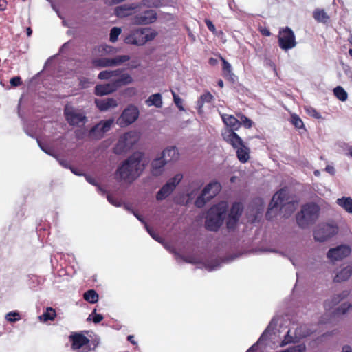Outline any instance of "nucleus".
Wrapping results in <instances>:
<instances>
[{"instance_id":"f3484780","label":"nucleus","mask_w":352,"mask_h":352,"mask_svg":"<svg viewBox=\"0 0 352 352\" xmlns=\"http://www.w3.org/2000/svg\"><path fill=\"white\" fill-rule=\"evenodd\" d=\"M277 325V318L274 317L265 330L263 332L257 342L253 344L246 352H254L257 349V345L261 344L263 341L266 340L269 336L274 332Z\"/></svg>"},{"instance_id":"3c124183","label":"nucleus","mask_w":352,"mask_h":352,"mask_svg":"<svg viewBox=\"0 0 352 352\" xmlns=\"http://www.w3.org/2000/svg\"><path fill=\"white\" fill-rule=\"evenodd\" d=\"M239 118H240V123L241 124H243L244 126L247 129H250L252 127V122L250 119H249L248 117H246L244 115L239 114L238 115Z\"/></svg>"},{"instance_id":"a211bd4d","label":"nucleus","mask_w":352,"mask_h":352,"mask_svg":"<svg viewBox=\"0 0 352 352\" xmlns=\"http://www.w3.org/2000/svg\"><path fill=\"white\" fill-rule=\"evenodd\" d=\"M156 19V12L154 10H148L143 13L135 15L133 22L137 25H147L155 22Z\"/></svg>"},{"instance_id":"39448f33","label":"nucleus","mask_w":352,"mask_h":352,"mask_svg":"<svg viewBox=\"0 0 352 352\" xmlns=\"http://www.w3.org/2000/svg\"><path fill=\"white\" fill-rule=\"evenodd\" d=\"M157 33L151 29L139 28L126 36L124 41L127 44L143 45L146 42L154 39Z\"/></svg>"},{"instance_id":"393cba45","label":"nucleus","mask_w":352,"mask_h":352,"mask_svg":"<svg viewBox=\"0 0 352 352\" xmlns=\"http://www.w3.org/2000/svg\"><path fill=\"white\" fill-rule=\"evenodd\" d=\"M167 164L161 156L155 159L151 163V173L153 175L158 176L164 172V167Z\"/></svg>"},{"instance_id":"0e129e2a","label":"nucleus","mask_w":352,"mask_h":352,"mask_svg":"<svg viewBox=\"0 0 352 352\" xmlns=\"http://www.w3.org/2000/svg\"><path fill=\"white\" fill-rule=\"evenodd\" d=\"M94 314V316L93 318V321L94 323H99L100 321L103 320V316L101 314H96V309L93 311L92 314Z\"/></svg>"},{"instance_id":"f03ea898","label":"nucleus","mask_w":352,"mask_h":352,"mask_svg":"<svg viewBox=\"0 0 352 352\" xmlns=\"http://www.w3.org/2000/svg\"><path fill=\"white\" fill-rule=\"evenodd\" d=\"M228 204L221 202L213 206L207 212L205 226L210 231H217L222 226L226 217Z\"/></svg>"},{"instance_id":"6ab92c4d","label":"nucleus","mask_w":352,"mask_h":352,"mask_svg":"<svg viewBox=\"0 0 352 352\" xmlns=\"http://www.w3.org/2000/svg\"><path fill=\"white\" fill-rule=\"evenodd\" d=\"M222 136L223 140L235 149L244 144L242 139L232 130H225Z\"/></svg>"},{"instance_id":"c756f323","label":"nucleus","mask_w":352,"mask_h":352,"mask_svg":"<svg viewBox=\"0 0 352 352\" xmlns=\"http://www.w3.org/2000/svg\"><path fill=\"white\" fill-rule=\"evenodd\" d=\"M336 204L344 209L347 212L352 213V198L350 197H342L336 200Z\"/></svg>"},{"instance_id":"e433bc0d","label":"nucleus","mask_w":352,"mask_h":352,"mask_svg":"<svg viewBox=\"0 0 352 352\" xmlns=\"http://www.w3.org/2000/svg\"><path fill=\"white\" fill-rule=\"evenodd\" d=\"M56 316V311L52 307H47L45 311L39 316V320L42 322L53 320Z\"/></svg>"},{"instance_id":"c85d7f7f","label":"nucleus","mask_w":352,"mask_h":352,"mask_svg":"<svg viewBox=\"0 0 352 352\" xmlns=\"http://www.w3.org/2000/svg\"><path fill=\"white\" fill-rule=\"evenodd\" d=\"M232 260H233V256H231L230 258H226L225 259L222 260L221 261L218 259H215L214 261H208V262L204 264V266H205V268L208 271L211 272V271L216 270L219 269L221 266V263H223V262L228 263Z\"/></svg>"},{"instance_id":"e2e57ef3","label":"nucleus","mask_w":352,"mask_h":352,"mask_svg":"<svg viewBox=\"0 0 352 352\" xmlns=\"http://www.w3.org/2000/svg\"><path fill=\"white\" fill-rule=\"evenodd\" d=\"M205 23H206L207 28H208V30L210 32H212V33H215L216 32L215 26L214 25V24L212 23V22L210 19H205Z\"/></svg>"},{"instance_id":"603ef678","label":"nucleus","mask_w":352,"mask_h":352,"mask_svg":"<svg viewBox=\"0 0 352 352\" xmlns=\"http://www.w3.org/2000/svg\"><path fill=\"white\" fill-rule=\"evenodd\" d=\"M238 221V219L228 216L226 221L227 228L228 230H234L236 228Z\"/></svg>"},{"instance_id":"20e7f679","label":"nucleus","mask_w":352,"mask_h":352,"mask_svg":"<svg viewBox=\"0 0 352 352\" xmlns=\"http://www.w3.org/2000/svg\"><path fill=\"white\" fill-rule=\"evenodd\" d=\"M279 206L289 208L288 214L294 210V204L287 201V192L285 189L280 190L273 196L266 213L267 219H270L277 212Z\"/></svg>"},{"instance_id":"680f3d73","label":"nucleus","mask_w":352,"mask_h":352,"mask_svg":"<svg viewBox=\"0 0 352 352\" xmlns=\"http://www.w3.org/2000/svg\"><path fill=\"white\" fill-rule=\"evenodd\" d=\"M10 83L12 87H18L22 84L21 78L20 76H14L10 79Z\"/></svg>"},{"instance_id":"49530a36","label":"nucleus","mask_w":352,"mask_h":352,"mask_svg":"<svg viewBox=\"0 0 352 352\" xmlns=\"http://www.w3.org/2000/svg\"><path fill=\"white\" fill-rule=\"evenodd\" d=\"M183 178V175L180 173H178L175 175L173 178H170L166 183L169 184L173 188H175V187L179 184L181 180Z\"/></svg>"},{"instance_id":"cd10ccee","label":"nucleus","mask_w":352,"mask_h":352,"mask_svg":"<svg viewBox=\"0 0 352 352\" xmlns=\"http://www.w3.org/2000/svg\"><path fill=\"white\" fill-rule=\"evenodd\" d=\"M147 106H155L157 108H161L162 107V97L159 93L151 95L146 100Z\"/></svg>"},{"instance_id":"9b49d317","label":"nucleus","mask_w":352,"mask_h":352,"mask_svg":"<svg viewBox=\"0 0 352 352\" xmlns=\"http://www.w3.org/2000/svg\"><path fill=\"white\" fill-rule=\"evenodd\" d=\"M130 60L129 55H118L113 58H98L92 60V64L95 67H107L120 65Z\"/></svg>"},{"instance_id":"6e6552de","label":"nucleus","mask_w":352,"mask_h":352,"mask_svg":"<svg viewBox=\"0 0 352 352\" xmlns=\"http://www.w3.org/2000/svg\"><path fill=\"white\" fill-rule=\"evenodd\" d=\"M221 186L218 182H212L203 190L200 196L195 201V206L202 208L206 203L216 196L221 190Z\"/></svg>"},{"instance_id":"dca6fc26","label":"nucleus","mask_w":352,"mask_h":352,"mask_svg":"<svg viewBox=\"0 0 352 352\" xmlns=\"http://www.w3.org/2000/svg\"><path fill=\"white\" fill-rule=\"evenodd\" d=\"M351 250L349 245H342L330 249L327 252V257L331 261H340L347 257Z\"/></svg>"},{"instance_id":"864d4df0","label":"nucleus","mask_w":352,"mask_h":352,"mask_svg":"<svg viewBox=\"0 0 352 352\" xmlns=\"http://www.w3.org/2000/svg\"><path fill=\"white\" fill-rule=\"evenodd\" d=\"M124 208L126 210L131 212L140 222H142L144 226H146V223L142 218L141 215H140L138 212H136L135 210H133V208H131L129 206L124 204Z\"/></svg>"},{"instance_id":"69168bd1","label":"nucleus","mask_w":352,"mask_h":352,"mask_svg":"<svg viewBox=\"0 0 352 352\" xmlns=\"http://www.w3.org/2000/svg\"><path fill=\"white\" fill-rule=\"evenodd\" d=\"M140 65V61L138 59L133 60L129 64V67L131 69H135L138 67Z\"/></svg>"},{"instance_id":"052dcab7","label":"nucleus","mask_w":352,"mask_h":352,"mask_svg":"<svg viewBox=\"0 0 352 352\" xmlns=\"http://www.w3.org/2000/svg\"><path fill=\"white\" fill-rule=\"evenodd\" d=\"M200 98L204 101V103L211 102L214 98L213 96L209 92L201 95Z\"/></svg>"},{"instance_id":"7ed1b4c3","label":"nucleus","mask_w":352,"mask_h":352,"mask_svg":"<svg viewBox=\"0 0 352 352\" xmlns=\"http://www.w3.org/2000/svg\"><path fill=\"white\" fill-rule=\"evenodd\" d=\"M320 207L314 203H309L302 206L296 214L298 226L302 229L308 228L314 224L320 214Z\"/></svg>"},{"instance_id":"ea45409f","label":"nucleus","mask_w":352,"mask_h":352,"mask_svg":"<svg viewBox=\"0 0 352 352\" xmlns=\"http://www.w3.org/2000/svg\"><path fill=\"white\" fill-rule=\"evenodd\" d=\"M83 297L85 300L90 303H96L98 300V295L94 289H90L86 292Z\"/></svg>"},{"instance_id":"f704fd0d","label":"nucleus","mask_w":352,"mask_h":352,"mask_svg":"<svg viewBox=\"0 0 352 352\" xmlns=\"http://www.w3.org/2000/svg\"><path fill=\"white\" fill-rule=\"evenodd\" d=\"M314 18L320 23H327L329 19V16L322 9H316L313 13Z\"/></svg>"},{"instance_id":"2f4dec72","label":"nucleus","mask_w":352,"mask_h":352,"mask_svg":"<svg viewBox=\"0 0 352 352\" xmlns=\"http://www.w3.org/2000/svg\"><path fill=\"white\" fill-rule=\"evenodd\" d=\"M174 190V188L169 186L167 183L164 184L162 188L158 191L156 199L159 201H162L168 197L172 192Z\"/></svg>"},{"instance_id":"4d7b16f0","label":"nucleus","mask_w":352,"mask_h":352,"mask_svg":"<svg viewBox=\"0 0 352 352\" xmlns=\"http://www.w3.org/2000/svg\"><path fill=\"white\" fill-rule=\"evenodd\" d=\"M340 146L344 150L346 151V155L352 158V146L349 145L346 143L342 142L340 144Z\"/></svg>"},{"instance_id":"aec40b11","label":"nucleus","mask_w":352,"mask_h":352,"mask_svg":"<svg viewBox=\"0 0 352 352\" xmlns=\"http://www.w3.org/2000/svg\"><path fill=\"white\" fill-rule=\"evenodd\" d=\"M350 292L349 290L342 291L340 294L334 295L331 298L327 299L324 302V307L326 310L331 309L334 306L337 305L341 300L346 298Z\"/></svg>"},{"instance_id":"de8ad7c7","label":"nucleus","mask_w":352,"mask_h":352,"mask_svg":"<svg viewBox=\"0 0 352 352\" xmlns=\"http://www.w3.org/2000/svg\"><path fill=\"white\" fill-rule=\"evenodd\" d=\"M6 319L10 322H14L20 320L19 313L16 311H10L6 316Z\"/></svg>"},{"instance_id":"774afa93","label":"nucleus","mask_w":352,"mask_h":352,"mask_svg":"<svg viewBox=\"0 0 352 352\" xmlns=\"http://www.w3.org/2000/svg\"><path fill=\"white\" fill-rule=\"evenodd\" d=\"M325 170L327 173H329V174H331V175H335V173H336L334 167L332 166H330V165H328V166H326Z\"/></svg>"},{"instance_id":"72a5a7b5","label":"nucleus","mask_w":352,"mask_h":352,"mask_svg":"<svg viewBox=\"0 0 352 352\" xmlns=\"http://www.w3.org/2000/svg\"><path fill=\"white\" fill-rule=\"evenodd\" d=\"M243 210V207L242 204L239 203V202H235L232 206L230 212L228 216L232 217H235L236 219H239L240 217L242 214Z\"/></svg>"},{"instance_id":"c9c22d12","label":"nucleus","mask_w":352,"mask_h":352,"mask_svg":"<svg viewBox=\"0 0 352 352\" xmlns=\"http://www.w3.org/2000/svg\"><path fill=\"white\" fill-rule=\"evenodd\" d=\"M221 60L223 62V72L224 76L234 80L235 76L232 72L231 65L224 58H221Z\"/></svg>"},{"instance_id":"2eb2a0df","label":"nucleus","mask_w":352,"mask_h":352,"mask_svg":"<svg viewBox=\"0 0 352 352\" xmlns=\"http://www.w3.org/2000/svg\"><path fill=\"white\" fill-rule=\"evenodd\" d=\"M113 122V119L100 121L91 129L90 135L96 139L102 138L104 134L110 130Z\"/></svg>"},{"instance_id":"f257e3e1","label":"nucleus","mask_w":352,"mask_h":352,"mask_svg":"<svg viewBox=\"0 0 352 352\" xmlns=\"http://www.w3.org/2000/svg\"><path fill=\"white\" fill-rule=\"evenodd\" d=\"M144 153L135 152L124 160L118 167L115 177L118 181L131 184L138 179L144 169Z\"/></svg>"},{"instance_id":"37998d69","label":"nucleus","mask_w":352,"mask_h":352,"mask_svg":"<svg viewBox=\"0 0 352 352\" xmlns=\"http://www.w3.org/2000/svg\"><path fill=\"white\" fill-rule=\"evenodd\" d=\"M352 305L350 302H343L340 306L336 309L334 311L335 315H343L345 314L351 308Z\"/></svg>"},{"instance_id":"09e8293b","label":"nucleus","mask_w":352,"mask_h":352,"mask_svg":"<svg viewBox=\"0 0 352 352\" xmlns=\"http://www.w3.org/2000/svg\"><path fill=\"white\" fill-rule=\"evenodd\" d=\"M292 123L297 129H302L304 126L303 122L302 120L296 114H293L291 116Z\"/></svg>"},{"instance_id":"8fccbe9b","label":"nucleus","mask_w":352,"mask_h":352,"mask_svg":"<svg viewBox=\"0 0 352 352\" xmlns=\"http://www.w3.org/2000/svg\"><path fill=\"white\" fill-rule=\"evenodd\" d=\"M286 352H305L306 346L305 344H300L285 349Z\"/></svg>"},{"instance_id":"5fc2aeb1","label":"nucleus","mask_w":352,"mask_h":352,"mask_svg":"<svg viewBox=\"0 0 352 352\" xmlns=\"http://www.w3.org/2000/svg\"><path fill=\"white\" fill-rule=\"evenodd\" d=\"M306 112L311 116L316 119H320L322 118L320 113L316 111V109L308 107L305 108Z\"/></svg>"},{"instance_id":"423d86ee","label":"nucleus","mask_w":352,"mask_h":352,"mask_svg":"<svg viewBox=\"0 0 352 352\" xmlns=\"http://www.w3.org/2000/svg\"><path fill=\"white\" fill-rule=\"evenodd\" d=\"M138 135L135 131L125 133L120 137L114 147V153L120 155L129 151L138 141Z\"/></svg>"},{"instance_id":"4c0bfd02","label":"nucleus","mask_w":352,"mask_h":352,"mask_svg":"<svg viewBox=\"0 0 352 352\" xmlns=\"http://www.w3.org/2000/svg\"><path fill=\"white\" fill-rule=\"evenodd\" d=\"M164 5L162 0H142L140 6H143L146 8H159Z\"/></svg>"},{"instance_id":"4468645a","label":"nucleus","mask_w":352,"mask_h":352,"mask_svg":"<svg viewBox=\"0 0 352 352\" xmlns=\"http://www.w3.org/2000/svg\"><path fill=\"white\" fill-rule=\"evenodd\" d=\"M70 340L72 342V348L78 352H89L91 347L89 340L85 336L76 333L70 336Z\"/></svg>"},{"instance_id":"5701e85b","label":"nucleus","mask_w":352,"mask_h":352,"mask_svg":"<svg viewBox=\"0 0 352 352\" xmlns=\"http://www.w3.org/2000/svg\"><path fill=\"white\" fill-rule=\"evenodd\" d=\"M162 158L167 162H174L179 160V153L175 146L165 148L162 153Z\"/></svg>"},{"instance_id":"1a4fd4ad","label":"nucleus","mask_w":352,"mask_h":352,"mask_svg":"<svg viewBox=\"0 0 352 352\" xmlns=\"http://www.w3.org/2000/svg\"><path fill=\"white\" fill-rule=\"evenodd\" d=\"M64 115L66 120L71 126H80L84 125L87 118L80 110L67 105L64 109Z\"/></svg>"},{"instance_id":"b1692460","label":"nucleus","mask_w":352,"mask_h":352,"mask_svg":"<svg viewBox=\"0 0 352 352\" xmlns=\"http://www.w3.org/2000/svg\"><path fill=\"white\" fill-rule=\"evenodd\" d=\"M116 89V85H114L113 82L109 83L98 85L95 87V94L97 96H104L109 94Z\"/></svg>"},{"instance_id":"c03bdc74","label":"nucleus","mask_w":352,"mask_h":352,"mask_svg":"<svg viewBox=\"0 0 352 352\" xmlns=\"http://www.w3.org/2000/svg\"><path fill=\"white\" fill-rule=\"evenodd\" d=\"M37 142H38L39 147L43 152H45L47 155H51L54 157H56V155L55 154L54 148L52 146H50L46 144L42 143L38 140H37Z\"/></svg>"},{"instance_id":"a878e982","label":"nucleus","mask_w":352,"mask_h":352,"mask_svg":"<svg viewBox=\"0 0 352 352\" xmlns=\"http://www.w3.org/2000/svg\"><path fill=\"white\" fill-rule=\"evenodd\" d=\"M221 118L223 123L230 129H227L226 130H237L240 126L241 123L238 119H236L234 116L228 114L221 115Z\"/></svg>"},{"instance_id":"f8f14e48","label":"nucleus","mask_w":352,"mask_h":352,"mask_svg":"<svg viewBox=\"0 0 352 352\" xmlns=\"http://www.w3.org/2000/svg\"><path fill=\"white\" fill-rule=\"evenodd\" d=\"M338 232V228L328 223H322L318 226L314 232V239L322 242L335 235Z\"/></svg>"},{"instance_id":"0eeeda50","label":"nucleus","mask_w":352,"mask_h":352,"mask_svg":"<svg viewBox=\"0 0 352 352\" xmlns=\"http://www.w3.org/2000/svg\"><path fill=\"white\" fill-rule=\"evenodd\" d=\"M330 320V317L328 314H324L322 316L319 320L318 324H302L296 329V338L298 340L301 338H304L311 335L314 334L316 332L320 333L321 331L318 329L320 328V326L327 324Z\"/></svg>"},{"instance_id":"9d476101","label":"nucleus","mask_w":352,"mask_h":352,"mask_svg":"<svg viewBox=\"0 0 352 352\" xmlns=\"http://www.w3.org/2000/svg\"><path fill=\"white\" fill-rule=\"evenodd\" d=\"M296 44L295 34L290 28L286 27L280 29L278 45L282 50L287 51L295 47Z\"/></svg>"},{"instance_id":"473e14b6","label":"nucleus","mask_w":352,"mask_h":352,"mask_svg":"<svg viewBox=\"0 0 352 352\" xmlns=\"http://www.w3.org/2000/svg\"><path fill=\"white\" fill-rule=\"evenodd\" d=\"M133 81V79L131 76L128 74H123L121 75L118 79L113 80V83L115 85H116V89L125 85H128L131 83Z\"/></svg>"},{"instance_id":"13d9d810","label":"nucleus","mask_w":352,"mask_h":352,"mask_svg":"<svg viewBox=\"0 0 352 352\" xmlns=\"http://www.w3.org/2000/svg\"><path fill=\"white\" fill-rule=\"evenodd\" d=\"M107 200H108V201H109L111 204H112V205H113V206H116V207H120V206H122V203H121V201H118L117 199H116V198H115L114 197H113L112 195H107Z\"/></svg>"},{"instance_id":"412c9836","label":"nucleus","mask_w":352,"mask_h":352,"mask_svg":"<svg viewBox=\"0 0 352 352\" xmlns=\"http://www.w3.org/2000/svg\"><path fill=\"white\" fill-rule=\"evenodd\" d=\"M352 275V264H348L343 266L337 272L333 280L336 283H341L349 279Z\"/></svg>"},{"instance_id":"6e6d98bb","label":"nucleus","mask_w":352,"mask_h":352,"mask_svg":"<svg viewBox=\"0 0 352 352\" xmlns=\"http://www.w3.org/2000/svg\"><path fill=\"white\" fill-rule=\"evenodd\" d=\"M172 94H173V100H174L175 105L178 107V109L180 111H184V109L182 105V100L181 99V98L177 94H176L174 91H172Z\"/></svg>"},{"instance_id":"7c9ffc66","label":"nucleus","mask_w":352,"mask_h":352,"mask_svg":"<svg viewBox=\"0 0 352 352\" xmlns=\"http://www.w3.org/2000/svg\"><path fill=\"white\" fill-rule=\"evenodd\" d=\"M236 149L239 160L242 163L246 162L250 158L249 148L243 144V146H241Z\"/></svg>"},{"instance_id":"bb28decb","label":"nucleus","mask_w":352,"mask_h":352,"mask_svg":"<svg viewBox=\"0 0 352 352\" xmlns=\"http://www.w3.org/2000/svg\"><path fill=\"white\" fill-rule=\"evenodd\" d=\"M138 8H139V5L138 4H124L115 8V14L118 17H124L129 15L133 10Z\"/></svg>"},{"instance_id":"58836bf2","label":"nucleus","mask_w":352,"mask_h":352,"mask_svg":"<svg viewBox=\"0 0 352 352\" xmlns=\"http://www.w3.org/2000/svg\"><path fill=\"white\" fill-rule=\"evenodd\" d=\"M333 93L336 97L342 102H344L347 100V92L342 87L338 86L334 88Z\"/></svg>"},{"instance_id":"a19ab883","label":"nucleus","mask_w":352,"mask_h":352,"mask_svg":"<svg viewBox=\"0 0 352 352\" xmlns=\"http://www.w3.org/2000/svg\"><path fill=\"white\" fill-rule=\"evenodd\" d=\"M291 330H289L287 334L285 336L284 339L281 342L280 346H283L290 343H294L298 342L299 340L296 338V331L294 332V336H292L290 334Z\"/></svg>"},{"instance_id":"338daca9","label":"nucleus","mask_w":352,"mask_h":352,"mask_svg":"<svg viewBox=\"0 0 352 352\" xmlns=\"http://www.w3.org/2000/svg\"><path fill=\"white\" fill-rule=\"evenodd\" d=\"M258 30L263 36H270L271 35L270 30L265 27H260Z\"/></svg>"},{"instance_id":"79ce46f5","label":"nucleus","mask_w":352,"mask_h":352,"mask_svg":"<svg viewBox=\"0 0 352 352\" xmlns=\"http://www.w3.org/2000/svg\"><path fill=\"white\" fill-rule=\"evenodd\" d=\"M120 74L119 70L115 71H102L98 74V78L101 80L110 79L113 76H116Z\"/></svg>"},{"instance_id":"ddd939ff","label":"nucleus","mask_w":352,"mask_h":352,"mask_svg":"<svg viewBox=\"0 0 352 352\" xmlns=\"http://www.w3.org/2000/svg\"><path fill=\"white\" fill-rule=\"evenodd\" d=\"M139 111L135 106L131 105L126 108L118 119V124L126 126L133 123L138 118Z\"/></svg>"},{"instance_id":"bf43d9fd","label":"nucleus","mask_w":352,"mask_h":352,"mask_svg":"<svg viewBox=\"0 0 352 352\" xmlns=\"http://www.w3.org/2000/svg\"><path fill=\"white\" fill-rule=\"evenodd\" d=\"M146 229L147 232L149 233V234L151 235V236L153 239H155V241L162 243V239L158 236V234H156L154 231H153L151 228H149L147 225H146Z\"/></svg>"},{"instance_id":"a18cd8bd","label":"nucleus","mask_w":352,"mask_h":352,"mask_svg":"<svg viewBox=\"0 0 352 352\" xmlns=\"http://www.w3.org/2000/svg\"><path fill=\"white\" fill-rule=\"evenodd\" d=\"M122 30L118 27H113L110 31L109 40L112 43L117 41L119 35L121 34Z\"/></svg>"},{"instance_id":"4be33fe9","label":"nucleus","mask_w":352,"mask_h":352,"mask_svg":"<svg viewBox=\"0 0 352 352\" xmlns=\"http://www.w3.org/2000/svg\"><path fill=\"white\" fill-rule=\"evenodd\" d=\"M95 103L96 107L101 111H106L109 109L115 108L118 106V102L116 99L109 98L104 99H96Z\"/></svg>"}]
</instances>
